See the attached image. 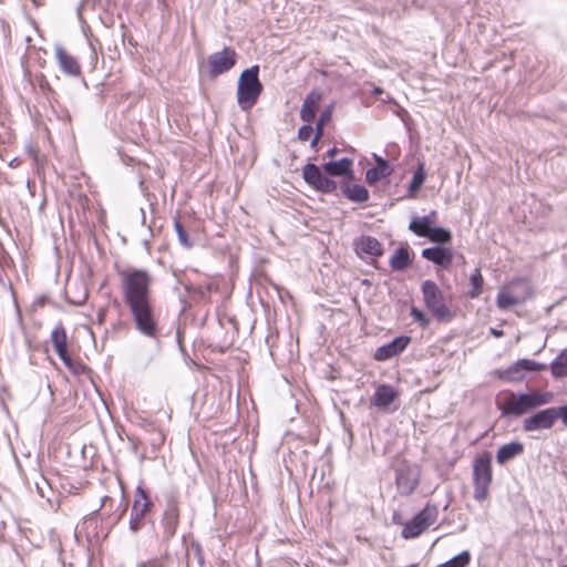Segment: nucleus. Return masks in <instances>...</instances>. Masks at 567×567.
<instances>
[{
  "instance_id": "nucleus-1",
  "label": "nucleus",
  "mask_w": 567,
  "mask_h": 567,
  "mask_svg": "<svg viewBox=\"0 0 567 567\" xmlns=\"http://www.w3.org/2000/svg\"><path fill=\"white\" fill-rule=\"evenodd\" d=\"M123 302L136 330L147 338H157L158 315L153 297V276L147 269H118Z\"/></svg>"
},
{
  "instance_id": "nucleus-2",
  "label": "nucleus",
  "mask_w": 567,
  "mask_h": 567,
  "mask_svg": "<svg viewBox=\"0 0 567 567\" xmlns=\"http://www.w3.org/2000/svg\"><path fill=\"white\" fill-rule=\"evenodd\" d=\"M553 399L550 392L532 391L516 394L512 391L501 392L496 398V405L503 416L523 415L534 409L548 404Z\"/></svg>"
},
{
  "instance_id": "nucleus-3",
  "label": "nucleus",
  "mask_w": 567,
  "mask_h": 567,
  "mask_svg": "<svg viewBox=\"0 0 567 567\" xmlns=\"http://www.w3.org/2000/svg\"><path fill=\"white\" fill-rule=\"evenodd\" d=\"M262 83L259 80V65H252L241 72L237 86V103L244 111L250 110L262 93Z\"/></svg>"
},
{
  "instance_id": "nucleus-4",
  "label": "nucleus",
  "mask_w": 567,
  "mask_h": 567,
  "mask_svg": "<svg viewBox=\"0 0 567 567\" xmlns=\"http://www.w3.org/2000/svg\"><path fill=\"white\" fill-rule=\"evenodd\" d=\"M533 295L527 279L517 277L503 285L496 296V306L501 310H508L524 303Z\"/></svg>"
},
{
  "instance_id": "nucleus-5",
  "label": "nucleus",
  "mask_w": 567,
  "mask_h": 567,
  "mask_svg": "<svg viewBox=\"0 0 567 567\" xmlns=\"http://www.w3.org/2000/svg\"><path fill=\"white\" fill-rule=\"evenodd\" d=\"M472 478L474 498L478 502L485 501L493 482L492 456L488 452H483L474 458Z\"/></svg>"
},
{
  "instance_id": "nucleus-6",
  "label": "nucleus",
  "mask_w": 567,
  "mask_h": 567,
  "mask_svg": "<svg viewBox=\"0 0 567 567\" xmlns=\"http://www.w3.org/2000/svg\"><path fill=\"white\" fill-rule=\"evenodd\" d=\"M421 291L425 307L440 322H449L455 317L454 311L445 303L444 295L436 282L423 281Z\"/></svg>"
},
{
  "instance_id": "nucleus-7",
  "label": "nucleus",
  "mask_w": 567,
  "mask_h": 567,
  "mask_svg": "<svg viewBox=\"0 0 567 567\" xmlns=\"http://www.w3.org/2000/svg\"><path fill=\"white\" fill-rule=\"evenodd\" d=\"M440 511L436 504L427 502L425 506L408 520L401 530L404 539H413L421 536L430 527L436 524Z\"/></svg>"
},
{
  "instance_id": "nucleus-8",
  "label": "nucleus",
  "mask_w": 567,
  "mask_h": 567,
  "mask_svg": "<svg viewBox=\"0 0 567 567\" xmlns=\"http://www.w3.org/2000/svg\"><path fill=\"white\" fill-rule=\"evenodd\" d=\"M558 419L567 423V405L538 411L523 421L525 432L551 429Z\"/></svg>"
},
{
  "instance_id": "nucleus-9",
  "label": "nucleus",
  "mask_w": 567,
  "mask_h": 567,
  "mask_svg": "<svg viewBox=\"0 0 567 567\" xmlns=\"http://www.w3.org/2000/svg\"><path fill=\"white\" fill-rule=\"evenodd\" d=\"M153 508L154 504L148 493L142 486H137L130 515V530L138 532L145 525V518L152 513Z\"/></svg>"
},
{
  "instance_id": "nucleus-10",
  "label": "nucleus",
  "mask_w": 567,
  "mask_h": 567,
  "mask_svg": "<svg viewBox=\"0 0 567 567\" xmlns=\"http://www.w3.org/2000/svg\"><path fill=\"white\" fill-rule=\"evenodd\" d=\"M236 62V51L230 47H225L221 51L214 52L207 58V73L215 79L233 69Z\"/></svg>"
},
{
  "instance_id": "nucleus-11",
  "label": "nucleus",
  "mask_w": 567,
  "mask_h": 567,
  "mask_svg": "<svg viewBox=\"0 0 567 567\" xmlns=\"http://www.w3.org/2000/svg\"><path fill=\"white\" fill-rule=\"evenodd\" d=\"M302 177L309 186L318 192L332 193L337 189V183L326 177L315 164L308 163L302 167Z\"/></svg>"
},
{
  "instance_id": "nucleus-12",
  "label": "nucleus",
  "mask_w": 567,
  "mask_h": 567,
  "mask_svg": "<svg viewBox=\"0 0 567 567\" xmlns=\"http://www.w3.org/2000/svg\"><path fill=\"white\" fill-rule=\"evenodd\" d=\"M420 484V472L412 465L405 464L396 470L395 485L402 496H410Z\"/></svg>"
},
{
  "instance_id": "nucleus-13",
  "label": "nucleus",
  "mask_w": 567,
  "mask_h": 567,
  "mask_svg": "<svg viewBox=\"0 0 567 567\" xmlns=\"http://www.w3.org/2000/svg\"><path fill=\"white\" fill-rule=\"evenodd\" d=\"M422 257L443 269H449L453 262L454 254L451 248L435 246L423 249Z\"/></svg>"
},
{
  "instance_id": "nucleus-14",
  "label": "nucleus",
  "mask_w": 567,
  "mask_h": 567,
  "mask_svg": "<svg viewBox=\"0 0 567 567\" xmlns=\"http://www.w3.org/2000/svg\"><path fill=\"white\" fill-rule=\"evenodd\" d=\"M411 341L410 337L401 336L392 340L391 342L379 347L375 350L374 359L378 361L389 360L401 352H403Z\"/></svg>"
},
{
  "instance_id": "nucleus-15",
  "label": "nucleus",
  "mask_w": 567,
  "mask_h": 567,
  "mask_svg": "<svg viewBox=\"0 0 567 567\" xmlns=\"http://www.w3.org/2000/svg\"><path fill=\"white\" fill-rule=\"evenodd\" d=\"M399 398V391L390 384H380L370 399L372 405L388 410Z\"/></svg>"
},
{
  "instance_id": "nucleus-16",
  "label": "nucleus",
  "mask_w": 567,
  "mask_h": 567,
  "mask_svg": "<svg viewBox=\"0 0 567 567\" xmlns=\"http://www.w3.org/2000/svg\"><path fill=\"white\" fill-rule=\"evenodd\" d=\"M55 58L63 73L70 76L81 75L82 70L79 61L73 55H71L64 48L58 47L55 49Z\"/></svg>"
},
{
  "instance_id": "nucleus-17",
  "label": "nucleus",
  "mask_w": 567,
  "mask_h": 567,
  "mask_svg": "<svg viewBox=\"0 0 567 567\" xmlns=\"http://www.w3.org/2000/svg\"><path fill=\"white\" fill-rule=\"evenodd\" d=\"M321 101L322 93L317 90H312L302 102L300 118L306 123H311L316 117V113L320 106Z\"/></svg>"
},
{
  "instance_id": "nucleus-18",
  "label": "nucleus",
  "mask_w": 567,
  "mask_h": 567,
  "mask_svg": "<svg viewBox=\"0 0 567 567\" xmlns=\"http://www.w3.org/2000/svg\"><path fill=\"white\" fill-rule=\"evenodd\" d=\"M354 249L359 256L362 254L371 257H380L383 255L381 243L372 236H361L355 240Z\"/></svg>"
},
{
  "instance_id": "nucleus-19",
  "label": "nucleus",
  "mask_w": 567,
  "mask_h": 567,
  "mask_svg": "<svg viewBox=\"0 0 567 567\" xmlns=\"http://www.w3.org/2000/svg\"><path fill=\"white\" fill-rule=\"evenodd\" d=\"M546 369L545 364L538 363L534 360L529 359H520L517 362H515L513 365H511L506 373L509 374L511 380H519L524 377L523 372L525 371H543Z\"/></svg>"
},
{
  "instance_id": "nucleus-20",
  "label": "nucleus",
  "mask_w": 567,
  "mask_h": 567,
  "mask_svg": "<svg viewBox=\"0 0 567 567\" xmlns=\"http://www.w3.org/2000/svg\"><path fill=\"white\" fill-rule=\"evenodd\" d=\"M50 341L59 358L64 359V357L69 353V349L66 330L62 324L56 326L52 330Z\"/></svg>"
},
{
  "instance_id": "nucleus-21",
  "label": "nucleus",
  "mask_w": 567,
  "mask_h": 567,
  "mask_svg": "<svg viewBox=\"0 0 567 567\" xmlns=\"http://www.w3.org/2000/svg\"><path fill=\"white\" fill-rule=\"evenodd\" d=\"M377 166L370 168L365 173V181L368 184L373 185L391 175L392 168L390 167L388 161L382 157L375 156Z\"/></svg>"
},
{
  "instance_id": "nucleus-22",
  "label": "nucleus",
  "mask_w": 567,
  "mask_h": 567,
  "mask_svg": "<svg viewBox=\"0 0 567 567\" xmlns=\"http://www.w3.org/2000/svg\"><path fill=\"white\" fill-rule=\"evenodd\" d=\"M524 453V444L514 441L502 445L496 453V461L498 464L504 465L508 461L522 455Z\"/></svg>"
},
{
  "instance_id": "nucleus-23",
  "label": "nucleus",
  "mask_w": 567,
  "mask_h": 567,
  "mask_svg": "<svg viewBox=\"0 0 567 567\" xmlns=\"http://www.w3.org/2000/svg\"><path fill=\"white\" fill-rule=\"evenodd\" d=\"M353 161L351 158H341L336 162H328L323 165V171L331 176H348L352 177Z\"/></svg>"
},
{
  "instance_id": "nucleus-24",
  "label": "nucleus",
  "mask_w": 567,
  "mask_h": 567,
  "mask_svg": "<svg viewBox=\"0 0 567 567\" xmlns=\"http://www.w3.org/2000/svg\"><path fill=\"white\" fill-rule=\"evenodd\" d=\"M179 523V508L175 502H172L167 505L163 515V525L165 532L173 536L176 532L177 525Z\"/></svg>"
},
{
  "instance_id": "nucleus-25",
  "label": "nucleus",
  "mask_w": 567,
  "mask_h": 567,
  "mask_svg": "<svg viewBox=\"0 0 567 567\" xmlns=\"http://www.w3.org/2000/svg\"><path fill=\"white\" fill-rule=\"evenodd\" d=\"M410 251L408 248H399L390 259V266L393 270H404L411 265Z\"/></svg>"
},
{
  "instance_id": "nucleus-26",
  "label": "nucleus",
  "mask_w": 567,
  "mask_h": 567,
  "mask_svg": "<svg viewBox=\"0 0 567 567\" xmlns=\"http://www.w3.org/2000/svg\"><path fill=\"white\" fill-rule=\"evenodd\" d=\"M343 194L348 199L355 203H364L369 199L368 189L364 186L358 184L347 185L343 188Z\"/></svg>"
},
{
  "instance_id": "nucleus-27",
  "label": "nucleus",
  "mask_w": 567,
  "mask_h": 567,
  "mask_svg": "<svg viewBox=\"0 0 567 567\" xmlns=\"http://www.w3.org/2000/svg\"><path fill=\"white\" fill-rule=\"evenodd\" d=\"M468 280L471 290L467 292V295L471 299H476L482 295L485 284L481 268H475L474 271L470 275Z\"/></svg>"
},
{
  "instance_id": "nucleus-28",
  "label": "nucleus",
  "mask_w": 567,
  "mask_h": 567,
  "mask_svg": "<svg viewBox=\"0 0 567 567\" xmlns=\"http://www.w3.org/2000/svg\"><path fill=\"white\" fill-rule=\"evenodd\" d=\"M433 219L429 217H416L410 223V229L419 237H427L430 235L431 225Z\"/></svg>"
},
{
  "instance_id": "nucleus-29",
  "label": "nucleus",
  "mask_w": 567,
  "mask_h": 567,
  "mask_svg": "<svg viewBox=\"0 0 567 567\" xmlns=\"http://www.w3.org/2000/svg\"><path fill=\"white\" fill-rule=\"evenodd\" d=\"M14 269V261L0 241V285H6L7 270Z\"/></svg>"
},
{
  "instance_id": "nucleus-30",
  "label": "nucleus",
  "mask_w": 567,
  "mask_h": 567,
  "mask_svg": "<svg viewBox=\"0 0 567 567\" xmlns=\"http://www.w3.org/2000/svg\"><path fill=\"white\" fill-rule=\"evenodd\" d=\"M65 367L75 375H83L89 373L90 369L82 362L79 358H72L70 353H68L64 359H61Z\"/></svg>"
},
{
  "instance_id": "nucleus-31",
  "label": "nucleus",
  "mask_w": 567,
  "mask_h": 567,
  "mask_svg": "<svg viewBox=\"0 0 567 567\" xmlns=\"http://www.w3.org/2000/svg\"><path fill=\"white\" fill-rule=\"evenodd\" d=\"M425 179H426V173L424 169V165L420 164L412 177L411 183H410L409 192H410L411 196H413L414 194H416L420 190V188L424 184Z\"/></svg>"
},
{
  "instance_id": "nucleus-32",
  "label": "nucleus",
  "mask_w": 567,
  "mask_h": 567,
  "mask_svg": "<svg viewBox=\"0 0 567 567\" xmlns=\"http://www.w3.org/2000/svg\"><path fill=\"white\" fill-rule=\"evenodd\" d=\"M426 238H429L433 243L447 244L452 240V234L450 230L442 227H431L430 235H427Z\"/></svg>"
},
{
  "instance_id": "nucleus-33",
  "label": "nucleus",
  "mask_w": 567,
  "mask_h": 567,
  "mask_svg": "<svg viewBox=\"0 0 567 567\" xmlns=\"http://www.w3.org/2000/svg\"><path fill=\"white\" fill-rule=\"evenodd\" d=\"M471 561V555L467 550L462 551L452 559L437 565L436 567H466Z\"/></svg>"
},
{
  "instance_id": "nucleus-34",
  "label": "nucleus",
  "mask_w": 567,
  "mask_h": 567,
  "mask_svg": "<svg viewBox=\"0 0 567 567\" xmlns=\"http://www.w3.org/2000/svg\"><path fill=\"white\" fill-rule=\"evenodd\" d=\"M551 372L555 377H565L567 374V357L564 350L558 359L551 364Z\"/></svg>"
},
{
  "instance_id": "nucleus-35",
  "label": "nucleus",
  "mask_w": 567,
  "mask_h": 567,
  "mask_svg": "<svg viewBox=\"0 0 567 567\" xmlns=\"http://www.w3.org/2000/svg\"><path fill=\"white\" fill-rule=\"evenodd\" d=\"M330 120V112L329 111H324L323 113H321L318 122H317V125H316V134H315V137L312 138L311 141V146L312 147H316L319 140L321 138V136L323 135V127L326 125V123Z\"/></svg>"
},
{
  "instance_id": "nucleus-36",
  "label": "nucleus",
  "mask_w": 567,
  "mask_h": 567,
  "mask_svg": "<svg viewBox=\"0 0 567 567\" xmlns=\"http://www.w3.org/2000/svg\"><path fill=\"white\" fill-rule=\"evenodd\" d=\"M174 228L177 233L181 245L185 248H192L194 244L190 240L187 231L184 229L182 223L177 218L174 220Z\"/></svg>"
},
{
  "instance_id": "nucleus-37",
  "label": "nucleus",
  "mask_w": 567,
  "mask_h": 567,
  "mask_svg": "<svg viewBox=\"0 0 567 567\" xmlns=\"http://www.w3.org/2000/svg\"><path fill=\"white\" fill-rule=\"evenodd\" d=\"M411 316L422 328H426L430 324L429 317L416 307L411 308Z\"/></svg>"
},
{
  "instance_id": "nucleus-38",
  "label": "nucleus",
  "mask_w": 567,
  "mask_h": 567,
  "mask_svg": "<svg viewBox=\"0 0 567 567\" xmlns=\"http://www.w3.org/2000/svg\"><path fill=\"white\" fill-rule=\"evenodd\" d=\"M166 556L155 557L138 564V567H165Z\"/></svg>"
},
{
  "instance_id": "nucleus-39",
  "label": "nucleus",
  "mask_w": 567,
  "mask_h": 567,
  "mask_svg": "<svg viewBox=\"0 0 567 567\" xmlns=\"http://www.w3.org/2000/svg\"><path fill=\"white\" fill-rule=\"evenodd\" d=\"M312 133L313 128L310 125H302L298 131V138L302 142H307L310 140Z\"/></svg>"
},
{
  "instance_id": "nucleus-40",
  "label": "nucleus",
  "mask_w": 567,
  "mask_h": 567,
  "mask_svg": "<svg viewBox=\"0 0 567 567\" xmlns=\"http://www.w3.org/2000/svg\"><path fill=\"white\" fill-rule=\"evenodd\" d=\"M27 154L34 163H40L42 161L40 156V150L37 144L28 145Z\"/></svg>"
},
{
  "instance_id": "nucleus-41",
  "label": "nucleus",
  "mask_w": 567,
  "mask_h": 567,
  "mask_svg": "<svg viewBox=\"0 0 567 567\" xmlns=\"http://www.w3.org/2000/svg\"><path fill=\"white\" fill-rule=\"evenodd\" d=\"M491 333H492L494 337H496V338H501V337H503V336H504L503 330H497V329H494V328H492V329H491Z\"/></svg>"
},
{
  "instance_id": "nucleus-42",
  "label": "nucleus",
  "mask_w": 567,
  "mask_h": 567,
  "mask_svg": "<svg viewBox=\"0 0 567 567\" xmlns=\"http://www.w3.org/2000/svg\"><path fill=\"white\" fill-rule=\"evenodd\" d=\"M337 153H338V150H337L336 147H332V148H330V150L326 153V155H327L328 157H334V156L337 155Z\"/></svg>"
},
{
  "instance_id": "nucleus-43",
  "label": "nucleus",
  "mask_w": 567,
  "mask_h": 567,
  "mask_svg": "<svg viewBox=\"0 0 567 567\" xmlns=\"http://www.w3.org/2000/svg\"><path fill=\"white\" fill-rule=\"evenodd\" d=\"M436 215H437V213L435 210H432L426 217H429L430 219H433V223H434L436 219Z\"/></svg>"
},
{
  "instance_id": "nucleus-44",
  "label": "nucleus",
  "mask_w": 567,
  "mask_h": 567,
  "mask_svg": "<svg viewBox=\"0 0 567 567\" xmlns=\"http://www.w3.org/2000/svg\"><path fill=\"white\" fill-rule=\"evenodd\" d=\"M41 83H42V84H41L42 86H44V85H45L47 87H49V83H48V81L45 80V76H44L43 74L41 75Z\"/></svg>"
},
{
  "instance_id": "nucleus-45",
  "label": "nucleus",
  "mask_w": 567,
  "mask_h": 567,
  "mask_svg": "<svg viewBox=\"0 0 567 567\" xmlns=\"http://www.w3.org/2000/svg\"><path fill=\"white\" fill-rule=\"evenodd\" d=\"M381 93H382V89H380V87H375L374 89V94L378 95V94H381Z\"/></svg>"
},
{
  "instance_id": "nucleus-46",
  "label": "nucleus",
  "mask_w": 567,
  "mask_h": 567,
  "mask_svg": "<svg viewBox=\"0 0 567 567\" xmlns=\"http://www.w3.org/2000/svg\"><path fill=\"white\" fill-rule=\"evenodd\" d=\"M16 165H17L16 164V159L10 163V166H12V167L16 166Z\"/></svg>"
}]
</instances>
